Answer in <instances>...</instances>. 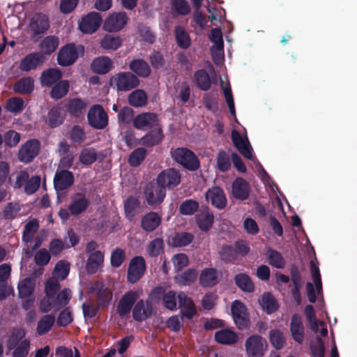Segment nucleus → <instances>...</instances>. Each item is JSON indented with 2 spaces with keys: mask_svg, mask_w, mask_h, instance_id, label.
Returning <instances> with one entry per match:
<instances>
[{
  "mask_svg": "<svg viewBox=\"0 0 357 357\" xmlns=\"http://www.w3.org/2000/svg\"><path fill=\"white\" fill-rule=\"evenodd\" d=\"M170 154L172 160L185 169L196 171L200 167V162L196 154L188 148L178 147L172 149Z\"/></svg>",
  "mask_w": 357,
  "mask_h": 357,
  "instance_id": "obj_1",
  "label": "nucleus"
},
{
  "mask_svg": "<svg viewBox=\"0 0 357 357\" xmlns=\"http://www.w3.org/2000/svg\"><path fill=\"white\" fill-rule=\"evenodd\" d=\"M250 248L243 240H238L234 245H223L218 252L220 259L225 263H234L239 256L248 254Z\"/></svg>",
  "mask_w": 357,
  "mask_h": 357,
  "instance_id": "obj_2",
  "label": "nucleus"
},
{
  "mask_svg": "<svg viewBox=\"0 0 357 357\" xmlns=\"http://www.w3.org/2000/svg\"><path fill=\"white\" fill-rule=\"evenodd\" d=\"M82 45L76 46L75 43H68L63 46L57 54V63L62 67L72 66L78 59L79 53L83 54Z\"/></svg>",
  "mask_w": 357,
  "mask_h": 357,
  "instance_id": "obj_3",
  "label": "nucleus"
},
{
  "mask_svg": "<svg viewBox=\"0 0 357 357\" xmlns=\"http://www.w3.org/2000/svg\"><path fill=\"white\" fill-rule=\"evenodd\" d=\"M110 84L115 85L118 91H128L139 85V79L130 72H121L111 77Z\"/></svg>",
  "mask_w": 357,
  "mask_h": 357,
  "instance_id": "obj_4",
  "label": "nucleus"
},
{
  "mask_svg": "<svg viewBox=\"0 0 357 357\" xmlns=\"http://www.w3.org/2000/svg\"><path fill=\"white\" fill-rule=\"evenodd\" d=\"M90 126L97 130L105 128L108 125V115L101 105H93L87 114Z\"/></svg>",
  "mask_w": 357,
  "mask_h": 357,
  "instance_id": "obj_5",
  "label": "nucleus"
},
{
  "mask_svg": "<svg viewBox=\"0 0 357 357\" xmlns=\"http://www.w3.org/2000/svg\"><path fill=\"white\" fill-rule=\"evenodd\" d=\"M248 357H262L267 349L266 340L259 335H252L245 343Z\"/></svg>",
  "mask_w": 357,
  "mask_h": 357,
  "instance_id": "obj_6",
  "label": "nucleus"
},
{
  "mask_svg": "<svg viewBox=\"0 0 357 357\" xmlns=\"http://www.w3.org/2000/svg\"><path fill=\"white\" fill-rule=\"evenodd\" d=\"M181 183V174L174 168L162 170L157 177V185L160 188L172 190Z\"/></svg>",
  "mask_w": 357,
  "mask_h": 357,
  "instance_id": "obj_7",
  "label": "nucleus"
},
{
  "mask_svg": "<svg viewBox=\"0 0 357 357\" xmlns=\"http://www.w3.org/2000/svg\"><path fill=\"white\" fill-rule=\"evenodd\" d=\"M146 268V261L143 257L136 256L132 258L128 268V281L132 284L136 283L143 277Z\"/></svg>",
  "mask_w": 357,
  "mask_h": 357,
  "instance_id": "obj_8",
  "label": "nucleus"
},
{
  "mask_svg": "<svg viewBox=\"0 0 357 357\" xmlns=\"http://www.w3.org/2000/svg\"><path fill=\"white\" fill-rule=\"evenodd\" d=\"M144 196L147 204L151 206H157L162 203L166 196V190L152 183L147 184L144 188Z\"/></svg>",
  "mask_w": 357,
  "mask_h": 357,
  "instance_id": "obj_9",
  "label": "nucleus"
},
{
  "mask_svg": "<svg viewBox=\"0 0 357 357\" xmlns=\"http://www.w3.org/2000/svg\"><path fill=\"white\" fill-rule=\"evenodd\" d=\"M40 144L38 139L28 140L18 153L19 160L24 163L31 162L38 154Z\"/></svg>",
  "mask_w": 357,
  "mask_h": 357,
  "instance_id": "obj_10",
  "label": "nucleus"
},
{
  "mask_svg": "<svg viewBox=\"0 0 357 357\" xmlns=\"http://www.w3.org/2000/svg\"><path fill=\"white\" fill-rule=\"evenodd\" d=\"M50 28L49 18L46 15L42 13L35 14L31 19L29 29L31 33V38L45 33Z\"/></svg>",
  "mask_w": 357,
  "mask_h": 357,
  "instance_id": "obj_11",
  "label": "nucleus"
},
{
  "mask_svg": "<svg viewBox=\"0 0 357 357\" xmlns=\"http://www.w3.org/2000/svg\"><path fill=\"white\" fill-rule=\"evenodd\" d=\"M74 181L75 177L72 172L58 169L53 179L54 188L56 192L63 191L72 186Z\"/></svg>",
  "mask_w": 357,
  "mask_h": 357,
  "instance_id": "obj_12",
  "label": "nucleus"
},
{
  "mask_svg": "<svg viewBox=\"0 0 357 357\" xmlns=\"http://www.w3.org/2000/svg\"><path fill=\"white\" fill-rule=\"evenodd\" d=\"M101 23L100 14L97 12H91L82 18L79 29L84 33H93L98 30Z\"/></svg>",
  "mask_w": 357,
  "mask_h": 357,
  "instance_id": "obj_13",
  "label": "nucleus"
},
{
  "mask_svg": "<svg viewBox=\"0 0 357 357\" xmlns=\"http://www.w3.org/2000/svg\"><path fill=\"white\" fill-rule=\"evenodd\" d=\"M177 298L178 307L181 309L180 312L182 317L188 319H192L197 314V309L192 298L183 291H180L177 294Z\"/></svg>",
  "mask_w": 357,
  "mask_h": 357,
  "instance_id": "obj_14",
  "label": "nucleus"
},
{
  "mask_svg": "<svg viewBox=\"0 0 357 357\" xmlns=\"http://www.w3.org/2000/svg\"><path fill=\"white\" fill-rule=\"evenodd\" d=\"M206 199L211 202L213 206L218 209H223L226 207L227 200L223 189L218 186H213L206 191Z\"/></svg>",
  "mask_w": 357,
  "mask_h": 357,
  "instance_id": "obj_15",
  "label": "nucleus"
},
{
  "mask_svg": "<svg viewBox=\"0 0 357 357\" xmlns=\"http://www.w3.org/2000/svg\"><path fill=\"white\" fill-rule=\"evenodd\" d=\"M158 121V116L155 114L142 113L134 118L133 126L137 129L146 130L159 126Z\"/></svg>",
  "mask_w": 357,
  "mask_h": 357,
  "instance_id": "obj_16",
  "label": "nucleus"
},
{
  "mask_svg": "<svg viewBox=\"0 0 357 357\" xmlns=\"http://www.w3.org/2000/svg\"><path fill=\"white\" fill-rule=\"evenodd\" d=\"M137 298L138 294L134 291H129L123 295L116 308L117 313L120 317H125L130 312Z\"/></svg>",
  "mask_w": 357,
  "mask_h": 357,
  "instance_id": "obj_17",
  "label": "nucleus"
},
{
  "mask_svg": "<svg viewBox=\"0 0 357 357\" xmlns=\"http://www.w3.org/2000/svg\"><path fill=\"white\" fill-rule=\"evenodd\" d=\"M153 305L149 301L139 300L132 309V317L137 321H143L151 317Z\"/></svg>",
  "mask_w": 357,
  "mask_h": 357,
  "instance_id": "obj_18",
  "label": "nucleus"
},
{
  "mask_svg": "<svg viewBox=\"0 0 357 357\" xmlns=\"http://www.w3.org/2000/svg\"><path fill=\"white\" fill-rule=\"evenodd\" d=\"M128 16L126 13L110 15L105 21L103 28L109 32L121 30L127 23Z\"/></svg>",
  "mask_w": 357,
  "mask_h": 357,
  "instance_id": "obj_19",
  "label": "nucleus"
},
{
  "mask_svg": "<svg viewBox=\"0 0 357 357\" xmlns=\"http://www.w3.org/2000/svg\"><path fill=\"white\" fill-rule=\"evenodd\" d=\"M87 107L85 100L80 98H70L65 105L66 112L73 117L81 118L84 116Z\"/></svg>",
  "mask_w": 357,
  "mask_h": 357,
  "instance_id": "obj_20",
  "label": "nucleus"
},
{
  "mask_svg": "<svg viewBox=\"0 0 357 357\" xmlns=\"http://www.w3.org/2000/svg\"><path fill=\"white\" fill-rule=\"evenodd\" d=\"M219 271L215 268H205L199 274V284L203 287H213L220 282Z\"/></svg>",
  "mask_w": 357,
  "mask_h": 357,
  "instance_id": "obj_21",
  "label": "nucleus"
},
{
  "mask_svg": "<svg viewBox=\"0 0 357 357\" xmlns=\"http://www.w3.org/2000/svg\"><path fill=\"white\" fill-rule=\"evenodd\" d=\"M45 61L44 55L40 52H33L23 58L20 63L19 68L22 71L29 72L36 69Z\"/></svg>",
  "mask_w": 357,
  "mask_h": 357,
  "instance_id": "obj_22",
  "label": "nucleus"
},
{
  "mask_svg": "<svg viewBox=\"0 0 357 357\" xmlns=\"http://www.w3.org/2000/svg\"><path fill=\"white\" fill-rule=\"evenodd\" d=\"M250 185L248 182L241 177L236 178L231 185V193L234 198L243 201L250 195Z\"/></svg>",
  "mask_w": 357,
  "mask_h": 357,
  "instance_id": "obj_23",
  "label": "nucleus"
},
{
  "mask_svg": "<svg viewBox=\"0 0 357 357\" xmlns=\"http://www.w3.org/2000/svg\"><path fill=\"white\" fill-rule=\"evenodd\" d=\"M290 331L293 339L298 344H302L304 340L305 328L301 316L295 313L291 316L290 321Z\"/></svg>",
  "mask_w": 357,
  "mask_h": 357,
  "instance_id": "obj_24",
  "label": "nucleus"
},
{
  "mask_svg": "<svg viewBox=\"0 0 357 357\" xmlns=\"http://www.w3.org/2000/svg\"><path fill=\"white\" fill-rule=\"evenodd\" d=\"M153 294L162 296L163 305L166 309L175 311L177 309V295L174 291L169 290L165 292L162 287H157L152 291Z\"/></svg>",
  "mask_w": 357,
  "mask_h": 357,
  "instance_id": "obj_25",
  "label": "nucleus"
},
{
  "mask_svg": "<svg viewBox=\"0 0 357 357\" xmlns=\"http://www.w3.org/2000/svg\"><path fill=\"white\" fill-rule=\"evenodd\" d=\"M164 135L162 129L160 126H157L143 136L141 139V144L146 147H153L160 144Z\"/></svg>",
  "mask_w": 357,
  "mask_h": 357,
  "instance_id": "obj_26",
  "label": "nucleus"
},
{
  "mask_svg": "<svg viewBox=\"0 0 357 357\" xmlns=\"http://www.w3.org/2000/svg\"><path fill=\"white\" fill-rule=\"evenodd\" d=\"M162 218L156 212L146 213L141 220V227L146 232H152L161 224Z\"/></svg>",
  "mask_w": 357,
  "mask_h": 357,
  "instance_id": "obj_27",
  "label": "nucleus"
},
{
  "mask_svg": "<svg viewBox=\"0 0 357 357\" xmlns=\"http://www.w3.org/2000/svg\"><path fill=\"white\" fill-rule=\"evenodd\" d=\"M63 73L59 68H48L41 73L40 79L43 86L50 87L62 78Z\"/></svg>",
  "mask_w": 357,
  "mask_h": 357,
  "instance_id": "obj_28",
  "label": "nucleus"
},
{
  "mask_svg": "<svg viewBox=\"0 0 357 357\" xmlns=\"http://www.w3.org/2000/svg\"><path fill=\"white\" fill-rule=\"evenodd\" d=\"M112 60L107 56L96 58L91 63V68L93 72L99 75L107 73L112 68Z\"/></svg>",
  "mask_w": 357,
  "mask_h": 357,
  "instance_id": "obj_29",
  "label": "nucleus"
},
{
  "mask_svg": "<svg viewBox=\"0 0 357 357\" xmlns=\"http://www.w3.org/2000/svg\"><path fill=\"white\" fill-rule=\"evenodd\" d=\"M197 276L198 272L195 268H188L176 275L174 280L180 286H190L197 280Z\"/></svg>",
  "mask_w": 357,
  "mask_h": 357,
  "instance_id": "obj_30",
  "label": "nucleus"
},
{
  "mask_svg": "<svg viewBox=\"0 0 357 357\" xmlns=\"http://www.w3.org/2000/svg\"><path fill=\"white\" fill-rule=\"evenodd\" d=\"M130 70L139 77L146 78L151 73L149 63L142 59H133L129 63Z\"/></svg>",
  "mask_w": 357,
  "mask_h": 357,
  "instance_id": "obj_31",
  "label": "nucleus"
},
{
  "mask_svg": "<svg viewBox=\"0 0 357 357\" xmlns=\"http://www.w3.org/2000/svg\"><path fill=\"white\" fill-rule=\"evenodd\" d=\"M104 261V254L100 250L95 251L89 255L87 259L86 269L88 273H96L99 267Z\"/></svg>",
  "mask_w": 357,
  "mask_h": 357,
  "instance_id": "obj_32",
  "label": "nucleus"
},
{
  "mask_svg": "<svg viewBox=\"0 0 357 357\" xmlns=\"http://www.w3.org/2000/svg\"><path fill=\"white\" fill-rule=\"evenodd\" d=\"M259 303L262 310L268 314L276 312L279 308L277 300L270 292L264 293L259 298Z\"/></svg>",
  "mask_w": 357,
  "mask_h": 357,
  "instance_id": "obj_33",
  "label": "nucleus"
},
{
  "mask_svg": "<svg viewBox=\"0 0 357 357\" xmlns=\"http://www.w3.org/2000/svg\"><path fill=\"white\" fill-rule=\"evenodd\" d=\"M34 89V80L31 77L18 79L13 85V91L20 94H31Z\"/></svg>",
  "mask_w": 357,
  "mask_h": 357,
  "instance_id": "obj_34",
  "label": "nucleus"
},
{
  "mask_svg": "<svg viewBox=\"0 0 357 357\" xmlns=\"http://www.w3.org/2000/svg\"><path fill=\"white\" fill-rule=\"evenodd\" d=\"M59 39L55 36H48L44 38L39 44V48L43 54L50 55L57 49Z\"/></svg>",
  "mask_w": 357,
  "mask_h": 357,
  "instance_id": "obj_35",
  "label": "nucleus"
},
{
  "mask_svg": "<svg viewBox=\"0 0 357 357\" xmlns=\"http://www.w3.org/2000/svg\"><path fill=\"white\" fill-rule=\"evenodd\" d=\"M175 40L177 45L183 49L187 50L191 45V38L190 34L182 26L178 25L174 29Z\"/></svg>",
  "mask_w": 357,
  "mask_h": 357,
  "instance_id": "obj_36",
  "label": "nucleus"
},
{
  "mask_svg": "<svg viewBox=\"0 0 357 357\" xmlns=\"http://www.w3.org/2000/svg\"><path fill=\"white\" fill-rule=\"evenodd\" d=\"M215 340L220 344L230 345L238 341V335L229 329H222L215 333Z\"/></svg>",
  "mask_w": 357,
  "mask_h": 357,
  "instance_id": "obj_37",
  "label": "nucleus"
},
{
  "mask_svg": "<svg viewBox=\"0 0 357 357\" xmlns=\"http://www.w3.org/2000/svg\"><path fill=\"white\" fill-rule=\"evenodd\" d=\"M234 280L236 285L243 291L251 293L255 291V284L248 274L238 273Z\"/></svg>",
  "mask_w": 357,
  "mask_h": 357,
  "instance_id": "obj_38",
  "label": "nucleus"
},
{
  "mask_svg": "<svg viewBox=\"0 0 357 357\" xmlns=\"http://www.w3.org/2000/svg\"><path fill=\"white\" fill-rule=\"evenodd\" d=\"M79 198L73 200L69 206V211L73 215H77L84 212L89 206V202L82 194H77Z\"/></svg>",
  "mask_w": 357,
  "mask_h": 357,
  "instance_id": "obj_39",
  "label": "nucleus"
},
{
  "mask_svg": "<svg viewBox=\"0 0 357 357\" xmlns=\"http://www.w3.org/2000/svg\"><path fill=\"white\" fill-rule=\"evenodd\" d=\"M69 88V82L66 79H61L53 85L50 91V96L54 100L61 99L67 95Z\"/></svg>",
  "mask_w": 357,
  "mask_h": 357,
  "instance_id": "obj_40",
  "label": "nucleus"
},
{
  "mask_svg": "<svg viewBox=\"0 0 357 357\" xmlns=\"http://www.w3.org/2000/svg\"><path fill=\"white\" fill-rule=\"evenodd\" d=\"M140 204V201L133 196H130L125 200L124 211L126 217L129 220H132L135 218Z\"/></svg>",
  "mask_w": 357,
  "mask_h": 357,
  "instance_id": "obj_41",
  "label": "nucleus"
},
{
  "mask_svg": "<svg viewBox=\"0 0 357 357\" xmlns=\"http://www.w3.org/2000/svg\"><path fill=\"white\" fill-rule=\"evenodd\" d=\"M64 121V116L62 114L61 109L58 107H53L48 113L45 123L50 128H56Z\"/></svg>",
  "mask_w": 357,
  "mask_h": 357,
  "instance_id": "obj_42",
  "label": "nucleus"
},
{
  "mask_svg": "<svg viewBox=\"0 0 357 357\" xmlns=\"http://www.w3.org/2000/svg\"><path fill=\"white\" fill-rule=\"evenodd\" d=\"M36 287L35 281L31 278H26L18 284V294L21 298H26L32 295Z\"/></svg>",
  "mask_w": 357,
  "mask_h": 357,
  "instance_id": "obj_43",
  "label": "nucleus"
},
{
  "mask_svg": "<svg viewBox=\"0 0 357 357\" xmlns=\"http://www.w3.org/2000/svg\"><path fill=\"white\" fill-rule=\"evenodd\" d=\"M55 323V317L53 314L43 316L38 322L36 332L38 335L47 333Z\"/></svg>",
  "mask_w": 357,
  "mask_h": 357,
  "instance_id": "obj_44",
  "label": "nucleus"
},
{
  "mask_svg": "<svg viewBox=\"0 0 357 357\" xmlns=\"http://www.w3.org/2000/svg\"><path fill=\"white\" fill-rule=\"evenodd\" d=\"M194 79L198 87L203 91H207L211 86V78L204 69L197 70L194 75Z\"/></svg>",
  "mask_w": 357,
  "mask_h": 357,
  "instance_id": "obj_45",
  "label": "nucleus"
},
{
  "mask_svg": "<svg viewBox=\"0 0 357 357\" xmlns=\"http://www.w3.org/2000/svg\"><path fill=\"white\" fill-rule=\"evenodd\" d=\"M71 298V291L66 288L59 293L53 303V308L55 311H58L68 304Z\"/></svg>",
  "mask_w": 357,
  "mask_h": 357,
  "instance_id": "obj_46",
  "label": "nucleus"
},
{
  "mask_svg": "<svg viewBox=\"0 0 357 357\" xmlns=\"http://www.w3.org/2000/svg\"><path fill=\"white\" fill-rule=\"evenodd\" d=\"M194 240V235L189 232L176 233L172 238V245L175 247L188 245Z\"/></svg>",
  "mask_w": 357,
  "mask_h": 357,
  "instance_id": "obj_47",
  "label": "nucleus"
},
{
  "mask_svg": "<svg viewBox=\"0 0 357 357\" xmlns=\"http://www.w3.org/2000/svg\"><path fill=\"white\" fill-rule=\"evenodd\" d=\"M199 204L195 199H189L183 201L179 206L180 214L183 215H192L197 211Z\"/></svg>",
  "mask_w": 357,
  "mask_h": 357,
  "instance_id": "obj_48",
  "label": "nucleus"
},
{
  "mask_svg": "<svg viewBox=\"0 0 357 357\" xmlns=\"http://www.w3.org/2000/svg\"><path fill=\"white\" fill-rule=\"evenodd\" d=\"M128 101L134 107H142L146 104L147 96L143 90L137 89L129 95Z\"/></svg>",
  "mask_w": 357,
  "mask_h": 357,
  "instance_id": "obj_49",
  "label": "nucleus"
},
{
  "mask_svg": "<svg viewBox=\"0 0 357 357\" xmlns=\"http://www.w3.org/2000/svg\"><path fill=\"white\" fill-rule=\"evenodd\" d=\"M147 155V151L145 148L135 149L128 157V162L132 167L139 166L142 162L145 159Z\"/></svg>",
  "mask_w": 357,
  "mask_h": 357,
  "instance_id": "obj_50",
  "label": "nucleus"
},
{
  "mask_svg": "<svg viewBox=\"0 0 357 357\" xmlns=\"http://www.w3.org/2000/svg\"><path fill=\"white\" fill-rule=\"evenodd\" d=\"M268 264L277 268H282L285 265V260L282 255L277 250L269 249L267 252Z\"/></svg>",
  "mask_w": 357,
  "mask_h": 357,
  "instance_id": "obj_51",
  "label": "nucleus"
},
{
  "mask_svg": "<svg viewBox=\"0 0 357 357\" xmlns=\"http://www.w3.org/2000/svg\"><path fill=\"white\" fill-rule=\"evenodd\" d=\"M171 8L173 13L178 15H187L190 7L186 0H171Z\"/></svg>",
  "mask_w": 357,
  "mask_h": 357,
  "instance_id": "obj_52",
  "label": "nucleus"
},
{
  "mask_svg": "<svg viewBox=\"0 0 357 357\" xmlns=\"http://www.w3.org/2000/svg\"><path fill=\"white\" fill-rule=\"evenodd\" d=\"M214 222V215L212 213H203L197 218L199 228L203 231H208Z\"/></svg>",
  "mask_w": 357,
  "mask_h": 357,
  "instance_id": "obj_53",
  "label": "nucleus"
},
{
  "mask_svg": "<svg viewBox=\"0 0 357 357\" xmlns=\"http://www.w3.org/2000/svg\"><path fill=\"white\" fill-rule=\"evenodd\" d=\"M79 162L85 165H89L97 160V153L93 148H85L82 150L79 157Z\"/></svg>",
  "mask_w": 357,
  "mask_h": 357,
  "instance_id": "obj_54",
  "label": "nucleus"
},
{
  "mask_svg": "<svg viewBox=\"0 0 357 357\" xmlns=\"http://www.w3.org/2000/svg\"><path fill=\"white\" fill-rule=\"evenodd\" d=\"M163 240L160 238H155L149 243L147 252L151 257H158L163 252Z\"/></svg>",
  "mask_w": 357,
  "mask_h": 357,
  "instance_id": "obj_55",
  "label": "nucleus"
},
{
  "mask_svg": "<svg viewBox=\"0 0 357 357\" xmlns=\"http://www.w3.org/2000/svg\"><path fill=\"white\" fill-rule=\"evenodd\" d=\"M231 158L225 151H220L217 156V166L222 172H227L231 167Z\"/></svg>",
  "mask_w": 357,
  "mask_h": 357,
  "instance_id": "obj_56",
  "label": "nucleus"
},
{
  "mask_svg": "<svg viewBox=\"0 0 357 357\" xmlns=\"http://www.w3.org/2000/svg\"><path fill=\"white\" fill-rule=\"evenodd\" d=\"M61 284L55 278H50L45 283V291L46 296L50 298H53L56 293L59 291Z\"/></svg>",
  "mask_w": 357,
  "mask_h": 357,
  "instance_id": "obj_57",
  "label": "nucleus"
},
{
  "mask_svg": "<svg viewBox=\"0 0 357 357\" xmlns=\"http://www.w3.org/2000/svg\"><path fill=\"white\" fill-rule=\"evenodd\" d=\"M310 349L313 357H324V342L320 337L317 336L316 342L310 343Z\"/></svg>",
  "mask_w": 357,
  "mask_h": 357,
  "instance_id": "obj_58",
  "label": "nucleus"
},
{
  "mask_svg": "<svg viewBox=\"0 0 357 357\" xmlns=\"http://www.w3.org/2000/svg\"><path fill=\"white\" fill-rule=\"evenodd\" d=\"M126 257V252L123 249L119 248H116L111 254V266L114 268L120 267L124 261Z\"/></svg>",
  "mask_w": 357,
  "mask_h": 357,
  "instance_id": "obj_59",
  "label": "nucleus"
},
{
  "mask_svg": "<svg viewBox=\"0 0 357 357\" xmlns=\"http://www.w3.org/2000/svg\"><path fill=\"white\" fill-rule=\"evenodd\" d=\"M73 321V314L70 307L64 308L59 314L56 324L59 326H66Z\"/></svg>",
  "mask_w": 357,
  "mask_h": 357,
  "instance_id": "obj_60",
  "label": "nucleus"
},
{
  "mask_svg": "<svg viewBox=\"0 0 357 357\" xmlns=\"http://www.w3.org/2000/svg\"><path fill=\"white\" fill-rule=\"evenodd\" d=\"M101 46L106 50H117L121 46L119 37L105 36L101 41Z\"/></svg>",
  "mask_w": 357,
  "mask_h": 357,
  "instance_id": "obj_61",
  "label": "nucleus"
},
{
  "mask_svg": "<svg viewBox=\"0 0 357 357\" xmlns=\"http://www.w3.org/2000/svg\"><path fill=\"white\" fill-rule=\"evenodd\" d=\"M270 341L277 349H282L285 343L284 336L279 330H271L270 331Z\"/></svg>",
  "mask_w": 357,
  "mask_h": 357,
  "instance_id": "obj_62",
  "label": "nucleus"
},
{
  "mask_svg": "<svg viewBox=\"0 0 357 357\" xmlns=\"http://www.w3.org/2000/svg\"><path fill=\"white\" fill-rule=\"evenodd\" d=\"M17 203L9 202L2 211V217L6 220L14 219L20 211Z\"/></svg>",
  "mask_w": 357,
  "mask_h": 357,
  "instance_id": "obj_63",
  "label": "nucleus"
},
{
  "mask_svg": "<svg viewBox=\"0 0 357 357\" xmlns=\"http://www.w3.org/2000/svg\"><path fill=\"white\" fill-rule=\"evenodd\" d=\"M30 350V341L22 340L13 352V357H26Z\"/></svg>",
  "mask_w": 357,
  "mask_h": 357,
  "instance_id": "obj_64",
  "label": "nucleus"
}]
</instances>
